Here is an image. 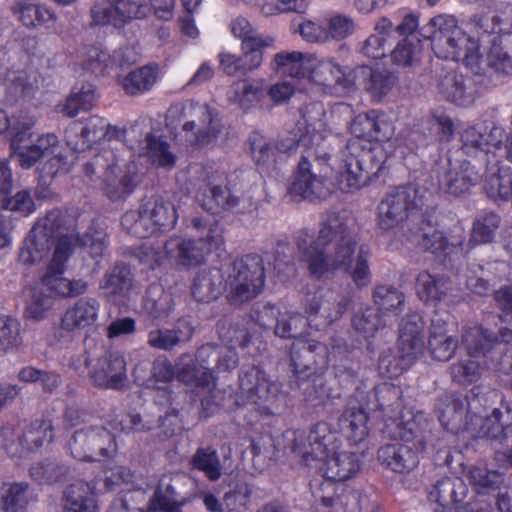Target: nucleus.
Instances as JSON below:
<instances>
[{"mask_svg":"<svg viewBox=\"0 0 512 512\" xmlns=\"http://www.w3.org/2000/svg\"><path fill=\"white\" fill-rule=\"evenodd\" d=\"M295 242L313 277L319 279L335 271H349L358 287L370 283L368 250L358 246L339 216L330 215L317 235L307 229L298 231Z\"/></svg>","mask_w":512,"mask_h":512,"instance_id":"f257e3e1","label":"nucleus"},{"mask_svg":"<svg viewBox=\"0 0 512 512\" xmlns=\"http://www.w3.org/2000/svg\"><path fill=\"white\" fill-rule=\"evenodd\" d=\"M330 132L324 105L314 102L305 106L296 128L279 140L277 147L281 152L290 153L297 147L304 148L290 188L292 194L314 200L326 198L332 192V187L311 172L310 163V158L327 160L328 151L323 143Z\"/></svg>","mask_w":512,"mask_h":512,"instance_id":"f03ea898","label":"nucleus"},{"mask_svg":"<svg viewBox=\"0 0 512 512\" xmlns=\"http://www.w3.org/2000/svg\"><path fill=\"white\" fill-rule=\"evenodd\" d=\"M293 451L299 454L307 466L318 468L324 478L313 491L325 506L333 504L334 482L346 481L360 470V455L353 451H339L337 435L326 422H319L312 427L309 434L296 435Z\"/></svg>","mask_w":512,"mask_h":512,"instance_id":"7ed1b4c3","label":"nucleus"},{"mask_svg":"<svg viewBox=\"0 0 512 512\" xmlns=\"http://www.w3.org/2000/svg\"><path fill=\"white\" fill-rule=\"evenodd\" d=\"M505 137L502 127L486 121L469 126L461 133V150L470 157L479 158L486 165L483 187L495 202L512 201V170L500 164L496 151Z\"/></svg>","mask_w":512,"mask_h":512,"instance_id":"20e7f679","label":"nucleus"},{"mask_svg":"<svg viewBox=\"0 0 512 512\" xmlns=\"http://www.w3.org/2000/svg\"><path fill=\"white\" fill-rule=\"evenodd\" d=\"M393 154L389 142L370 141L364 138H351L341 151L336 170V185L343 192H353L367 185L373 176L383 168Z\"/></svg>","mask_w":512,"mask_h":512,"instance_id":"39448f33","label":"nucleus"},{"mask_svg":"<svg viewBox=\"0 0 512 512\" xmlns=\"http://www.w3.org/2000/svg\"><path fill=\"white\" fill-rule=\"evenodd\" d=\"M106 238L105 232L90 229L81 237L66 235L58 240L47 271L41 279L49 297H74L87 291L88 283L86 281L70 280L63 276L65 263L72 254L76 243L84 246L92 258L102 256L107 246Z\"/></svg>","mask_w":512,"mask_h":512,"instance_id":"423d86ee","label":"nucleus"},{"mask_svg":"<svg viewBox=\"0 0 512 512\" xmlns=\"http://www.w3.org/2000/svg\"><path fill=\"white\" fill-rule=\"evenodd\" d=\"M511 342L512 332L509 330L502 331L500 337H497L481 326L466 328L462 334V343L467 356L449 367L452 380L464 386L477 382L487 368L482 357L502 343Z\"/></svg>","mask_w":512,"mask_h":512,"instance_id":"0eeeda50","label":"nucleus"},{"mask_svg":"<svg viewBox=\"0 0 512 512\" xmlns=\"http://www.w3.org/2000/svg\"><path fill=\"white\" fill-rule=\"evenodd\" d=\"M238 355L231 346L203 345L195 358L185 354L179 358L178 377L187 384L206 388L209 392L215 386L213 372H225L236 368Z\"/></svg>","mask_w":512,"mask_h":512,"instance_id":"6e6552de","label":"nucleus"},{"mask_svg":"<svg viewBox=\"0 0 512 512\" xmlns=\"http://www.w3.org/2000/svg\"><path fill=\"white\" fill-rule=\"evenodd\" d=\"M416 421L391 419L385 433L401 442L385 444L378 450V460L396 473H409L419 464V454L424 451V438L415 430Z\"/></svg>","mask_w":512,"mask_h":512,"instance_id":"1a4fd4ad","label":"nucleus"},{"mask_svg":"<svg viewBox=\"0 0 512 512\" xmlns=\"http://www.w3.org/2000/svg\"><path fill=\"white\" fill-rule=\"evenodd\" d=\"M85 174L93 181H100L101 191L111 201H125L136 187L135 165H120L114 150L107 147L85 165Z\"/></svg>","mask_w":512,"mask_h":512,"instance_id":"9d476101","label":"nucleus"},{"mask_svg":"<svg viewBox=\"0 0 512 512\" xmlns=\"http://www.w3.org/2000/svg\"><path fill=\"white\" fill-rule=\"evenodd\" d=\"M168 114L170 118H177L181 122L179 140L186 146H207L217 139L221 131L220 119L206 103L191 100L176 104L169 109Z\"/></svg>","mask_w":512,"mask_h":512,"instance_id":"9b49d317","label":"nucleus"},{"mask_svg":"<svg viewBox=\"0 0 512 512\" xmlns=\"http://www.w3.org/2000/svg\"><path fill=\"white\" fill-rule=\"evenodd\" d=\"M425 323L417 313L407 314L399 325L398 354L384 352L379 359L380 373L393 378L409 369L425 350Z\"/></svg>","mask_w":512,"mask_h":512,"instance_id":"f8f14e48","label":"nucleus"},{"mask_svg":"<svg viewBox=\"0 0 512 512\" xmlns=\"http://www.w3.org/2000/svg\"><path fill=\"white\" fill-rule=\"evenodd\" d=\"M421 33L431 42L434 54L444 60L459 61L464 64V58L471 42H480L458 26L457 20L451 15H438L431 18L421 28Z\"/></svg>","mask_w":512,"mask_h":512,"instance_id":"ddd939ff","label":"nucleus"},{"mask_svg":"<svg viewBox=\"0 0 512 512\" xmlns=\"http://www.w3.org/2000/svg\"><path fill=\"white\" fill-rule=\"evenodd\" d=\"M422 205L415 189L399 186L389 191L378 204L377 226L383 234L396 236L404 242L407 234L404 227L410 212Z\"/></svg>","mask_w":512,"mask_h":512,"instance_id":"4468645a","label":"nucleus"},{"mask_svg":"<svg viewBox=\"0 0 512 512\" xmlns=\"http://www.w3.org/2000/svg\"><path fill=\"white\" fill-rule=\"evenodd\" d=\"M190 182L204 209L211 212L232 209L238 203L226 186V174L211 165L194 164L189 167Z\"/></svg>","mask_w":512,"mask_h":512,"instance_id":"2eb2a0df","label":"nucleus"},{"mask_svg":"<svg viewBox=\"0 0 512 512\" xmlns=\"http://www.w3.org/2000/svg\"><path fill=\"white\" fill-rule=\"evenodd\" d=\"M283 398L280 384L259 367L252 366L239 375L238 405H254L261 414L269 415L278 409V402Z\"/></svg>","mask_w":512,"mask_h":512,"instance_id":"dca6fc26","label":"nucleus"},{"mask_svg":"<svg viewBox=\"0 0 512 512\" xmlns=\"http://www.w3.org/2000/svg\"><path fill=\"white\" fill-rule=\"evenodd\" d=\"M264 285L263 261L258 255H246L235 260L226 279L228 298L240 305L257 296Z\"/></svg>","mask_w":512,"mask_h":512,"instance_id":"f3484780","label":"nucleus"},{"mask_svg":"<svg viewBox=\"0 0 512 512\" xmlns=\"http://www.w3.org/2000/svg\"><path fill=\"white\" fill-rule=\"evenodd\" d=\"M464 66L474 75L489 78L492 72L512 74V34L493 39L486 58L480 51V42H471L464 58Z\"/></svg>","mask_w":512,"mask_h":512,"instance_id":"a211bd4d","label":"nucleus"},{"mask_svg":"<svg viewBox=\"0 0 512 512\" xmlns=\"http://www.w3.org/2000/svg\"><path fill=\"white\" fill-rule=\"evenodd\" d=\"M70 454L79 461H99L116 452L114 436L103 426H85L76 430L68 442Z\"/></svg>","mask_w":512,"mask_h":512,"instance_id":"6ab92c4d","label":"nucleus"},{"mask_svg":"<svg viewBox=\"0 0 512 512\" xmlns=\"http://www.w3.org/2000/svg\"><path fill=\"white\" fill-rule=\"evenodd\" d=\"M125 133L124 129L111 126L106 119L93 115L86 120L83 127L77 122L71 123L66 129L65 138L72 150L84 151L101 140L122 141Z\"/></svg>","mask_w":512,"mask_h":512,"instance_id":"aec40b11","label":"nucleus"},{"mask_svg":"<svg viewBox=\"0 0 512 512\" xmlns=\"http://www.w3.org/2000/svg\"><path fill=\"white\" fill-rule=\"evenodd\" d=\"M348 306V298L331 289H319L305 301L309 326L317 330L329 326L343 316Z\"/></svg>","mask_w":512,"mask_h":512,"instance_id":"412c9836","label":"nucleus"},{"mask_svg":"<svg viewBox=\"0 0 512 512\" xmlns=\"http://www.w3.org/2000/svg\"><path fill=\"white\" fill-rule=\"evenodd\" d=\"M32 133L28 127L18 129L12 134L11 153L24 168L32 167L41 159L54 154L58 149V138L55 134H46L31 141Z\"/></svg>","mask_w":512,"mask_h":512,"instance_id":"4be33fe9","label":"nucleus"},{"mask_svg":"<svg viewBox=\"0 0 512 512\" xmlns=\"http://www.w3.org/2000/svg\"><path fill=\"white\" fill-rule=\"evenodd\" d=\"M464 239V229L458 224L454 225L452 234L447 236L437 224L423 222L416 231L407 229L404 241L411 242L432 253L448 254L453 248L460 247Z\"/></svg>","mask_w":512,"mask_h":512,"instance_id":"5701e85b","label":"nucleus"},{"mask_svg":"<svg viewBox=\"0 0 512 512\" xmlns=\"http://www.w3.org/2000/svg\"><path fill=\"white\" fill-rule=\"evenodd\" d=\"M61 225L60 211L54 210L38 220L32 227L25 247L20 252V259L25 264L41 261L49 252L55 232Z\"/></svg>","mask_w":512,"mask_h":512,"instance_id":"b1692460","label":"nucleus"},{"mask_svg":"<svg viewBox=\"0 0 512 512\" xmlns=\"http://www.w3.org/2000/svg\"><path fill=\"white\" fill-rule=\"evenodd\" d=\"M100 302L91 297L78 299L63 313L60 327L55 333L60 344H67L72 341L73 334L77 331L92 326L98 319Z\"/></svg>","mask_w":512,"mask_h":512,"instance_id":"393cba45","label":"nucleus"},{"mask_svg":"<svg viewBox=\"0 0 512 512\" xmlns=\"http://www.w3.org/2000/svg\"><path fill=\"white\" fill-rule=\"evenodd\" d=\"M306 78L321 93L331 92L334 86L342 88L353 86L352 72L347 75L334 58H320L316 54H313V60L309 63Z\"/></svg>","mask_w":512,"mask_h":512,"instance_id":"a878e982","label":"nucleus"},{"mask_svg":"<svg viewBox=\"0 0 512 512\" xmlns=\"http://www.w3.org/2000/svg\"><path fill=\"white\" fill-rule=\"evenodd\" d=\"M92 382L101 388L120 390L126 385V361L118 351L100 356L89 371Z\"/></svg>","mask_w":512,"mask_h":512,"instance_id":"bb28decb","label":"nucleus"},{"mask_svg":"<svg viewBox=\"0 0 512 512\" xmlns=\"http://www.w3.org/2000/svg\"><path fill=\"white\" fill-rule=\"evenodd\" d=\"M291 365L297 375L309 376L323 369L328 362L325 345L315 340L297 339L290 350Z\"/></svg>","mask_w":512,"mask_h":512,"instance_id":"cd10ccee","label":"nucleus"},{"mask_svg":"<svg viewBox=\"0 0 512 512\" xmlns=\"http://www.w3.org/2000/svg\"><path fill=\"white\" fill-rule=\"evenodd\" d=\"M469 402L460 395H445L437 404L438 419L442 426L453 433L468 430L474 425L475 413L469 412Z\"/></svg>","mask_w":512,"mask_h":512,"instance_id":"c85d7f7f","label":"nucleus"},{"mask_svg":"<svg viewBox=\"0 0 512 512\" xmlns=\"http://www.w3.org/2000/svg\"><path fill=\"white\" fill-rule=\"evenodd\" d=\"M353 85H363L371 98L380 102L388 97L398 85V76L388 70H374L362 65L352 71Z\"/></svg>","mask_w":512,"mask_h":512,"instance_id":"c756f323","label":"nucleus"},{"mask_svg":"<svg viewBox=\"0 0 512 512\" xmlns=\"http://www.w3.org/2000/svg\"><path fill=\"white\" fill-rule=\"evenodd\" d=\"M166 257L178 268H193L203 264L208 254L196 239L181 235L170 237L164 244Z\"/></svg>","mask_w":512,"mask_h":512,"instance_id":"7c9ffc66","label":"nucleus"},{"mask_svg":"<svg viewBox=\"0 0 512 512\" xmlns=\"http://www.w3.org/2000/svg\"><path fill=\"white\" fill-rule=\"evenodd\" d=\"M184 224L208 255L225 243L224 229L214 216L194 215L185 218Z\"/></svg>","mask_w":512,"mask_h":512,"instance_id":"2f4dec72","label":"nucleus"},{"mask_svg":"<svg viewBox=\"0 0 512 512\" xmlns=\"http://www.w3.org/2000/svg\"><path fill=\"white\" fill-rule=\"evenodd\" d=\"M133 288V276L130 268L116 263L108 269L99 281V295L110 303H119L128 297Z\"/></svg>","mask_w":512,"mask_h":512,"instance_id":"473e14b6","label":"nucleus"},{"mask_svg":"<svg viewBox=\"0 0 512 512\" xmlns=\"http://www.w3.org/2000/svg\"><path fill=\"white\" fill-rule=\"evenodd\" d=\"M351 132L354 134L353 138H364L373 142H389L393 145V152L395 151L394 142L391 140L393 126L383 114L371 111L358 115L351 124Z\"/></svg>","mask_w":512,"mask_h":512,"instance_id":"72a5a7b5","label":"nucleus"},{"mask_svg":"<svg viewBox=\"0 0 512 512\" xmlns=\"http://www.w3.org/2000/svg\"><path fill=\"white\" fill-rule=\"evenodd\" d=\"M467 493V487L461 479L453 480L445 477L437 481L429 492L431 500L439 503L446 512H455L456 509L462 508L467 505H476L480 512L484 509L478 502L465 503L464 505L458 506V504L465 498Z\"/></svg>","mask_w":512,"mask_h":512,"instance_id":"f704fd0d","label":"nucleus"},{"mask_svg":"<svg viewBox=\"0 0 512 512\" xmlns=\"http://www.w3.org/2000/svg\"><path fill=\"white\" fill-rule=\"evenodd\" d=\"M458 348V339L450 333L449 324L439 318L432 319L428 350L434 360L446 362L450 360Z\"/></svg>","mask_w":512,"mask_h":512,"instance_id":"c9c22d12","label":"nucleus"},{"mask_svg":"<svg viewBox=\"0 0 512 512\" xmlns=\"http://www.w3.org/2000/svg\"><path fill=\"white\" fill-rule=\"evenodd\" d=\"M64 512H99L93 483L77 480L63 493Z\"/></svg>","mask_w":512,"mask_h":512,"instance_id":"e433bc0d","label":"nucleus"},{"mask_svg":"<svg viewBox=\"0 0 512 512\" xmlns=\"http://www.w3.org/2000/svg\"><path fill=\"white\" fill-rule=\"evenodd\" d=\"M480 174L470 162H463L457 166H451L439 179L441 192L450 195H460L467 192L471 186L480 179Z\"/></svg>","mask_w":512,"mask_h":512,"instance_id":"4c0bfd02","label":"nucleus"},{"mask_svg":"<svg viewBox=\"0 0 512 512\" xmlns=\"http://www.w3.org/2000/svg\"><path fill=\"white\" fill-rule=\"evenodd\" d=\"M369 416L364 404L356 407L350 403L339 417L338 425L343 435L353 444L363 442L369 434Z\"/></svg>","mask_w":512,"mask_h":512,"instance_id":"58836bf2","label":"nucleus"},{"mask_svg":"<svg viewBox=\"0 0 512 512\" xmlns=\"http://www.w3.org/2000/svg\"><path fill=\"white\" fill-rule=\"evenodd\" d=\"M14 17L29 29L53 25L56 13L46 6L26 0L17 1L11 8Z\"/></svg>","mask_w":512,"mask_h":512,"instance_id":"ea45409f","label":"nucleus"},{"mask_svg":"<svg viewBox=\"0 0 512 512\" xmlns=\"http://www.w3.org/2000/svg\"><path fill=\"white\" fill-rule=\"evenodd\" d=\"M436 89L444 99L459 106H467L474 101V92L467 87L464 76L456 71L439 77Z\"/></svg>","mask_w":512,"mask_h":512,"instance_id":"a19ab883","label":"nucleus"},{"mask_svg":"<svg viewBox=\"0 0 512 512\" xmlns=\"http://www.w3.org/2000/svg\"><path fill=\"white\" fill-rule=\"evenodd\" d=\"M313 53L300 51H280L271 62V69L280 75L293 78H306Z\"/></svg>","mask_w":512,"mask_h":512,"instance_id":"79ce46f5","label":"nucleus"},{"mask_svg":"<svg viewBox=\"0 0 512 512\" xmlns=\"http://www.w3.org/2000/svg\"><path fill=\"white\" fill-rule=\"evenodd\" d=\"M264 79H244L234 82L227 91L228 100L243 110L258 104L264 96Z\"/></svg>","mask_w":512,"mask_h":512,"instance_id":"37998d69","label":"nucleus"},{"mask_svg":"<svg viewBox=\"0 0 512 512\" xmlns=\"http://www.w3.org/2000/svg\"><path fill=\"white\" fill-rule=\"evenodd\" d=\"M141 150L140 156L156 168L171 169L177 160L170 144L163 137L151 133L146 135Z\"/></svg>","mask_w":512,"mask_h":512,"instance_id":"c03bdc74","label":"nucleus"},{"mask_svg":"<svg viewBox=\"0 0 512 512\" xmlns=\"http://www.w3.org/2000/svg\"><path fill=\"white\" fill-rule=\"evenodd\" d=\"M161 76L159 65L147 64L130 71L121 80V85L127 94L140 95L150 91Z\"/></svg>","mask_w":512,"mask_h":512,"instance_id":"a18cd8bd","label":"nucleus"},{"mask_svg":"<svg viewBox=\"0 0 512 512\" xmlns=\"http://www.w3.org/2000/svg\"><path fill=\"white\" fill-rule=\"evenodd\" d=\"M393 32L392 21L386 17L380 18L375 23L374 32L364 40L360 50L361 54L375 60L384 58Z\"/></svg>","mask_w":512,"mask_h":512,"instance_id":"49530a36","label":"nucleus"},{"mask_svg":"<svg viewBox=\"0 0 512 512\" xmlns=\"http://www.w3.org/2000/svg\"><path fill=\"white\" fill-rule=\"evenodd\" d=\"M143 203L144 212L147 213L153 225L154 233L169 231L174 228L178 220V214L171 202L155 198L145 200Z\"/></svg>","mask_w":512,"mask_h":512,"instance_id":"de8ad7c7","label":"nucleus"},{"mask_svg":"<svg viewBox=\"0 0 512 512\" xmlns=\"http://www.w3.org/2000/svg\"><path fill=\"white\" fill-rule=\"evenodd\" d=\"M223 289V277L219 269L200 271L194 278L191 291L199 302H210L216 299Z\"/></svg>","mask_w":512,"mask_h":512,"instance_id":"09e8293b","label":"nucleus"},{"mask_svg":"<svg viewBox=\"0 0 512 512\" xmlns=\"http://www.w3.org/2000/svg\"><path fill=\"white\" fill-rule=\"evenodd\" d=\"M416 293L425 303H436L444 299L450 290L446 277L421 271L416 278Z\"/></svg>","mask_w":512,"mask_h":512,"instance_id":"8fccbe9b","label":"nucleus"},{"mask_svg":"<svg viewBox=\"0 0 512 512\" xmlns=\"http://www.w3.org/2000/svg\"><path fill=\"white\" fill-rule=\"evenodd\" d=\"M194 329L184 320L178 321L171 330H153L149 332L148 343L150 346L161 349L170 350L181 342H187L192 338Z\"/></svg>","mask_w":512,"mask_h":512,"instance_id":"3c124183","label":"nucleus"},{"mask_svg":"<svg viewBox=\"0 0 512 512\" xmlns=\"http://www.w3.org/2000/svg\"><path fill=\"white\" fill-rule=\"evenodd\" d=\"M501 412L494 409L489 417L483 419L476 414L474 417V425L468 429L475 436L481 438H489L491 440L506 441L512 437V424L503 425L500 423Z\"/></svg>","mask_w":512,"mask_h":512,"instance_id":"603ef678","label":"nucleus"},{"mask_svg":"<svg viewBox=\"0 0 512 512\" xmlns=\"http://www.w3.org/2000/svg\"><path fill=\"white\" fill-rule=\"evenodd\" d=\"M177 363H179V361ZM175 375L178 376V364H176L175 371L171 363L165 358H158L153 362L152 375L150 379L153 384H151V387L157 389L158 393L165 398L164 400H161L159 399V396H157L159 404L165 405L170 403L171 393L167 389V384ZM177 378L182 381L179 377Z\"/></svg>","mask_w":512,"mask_h":512,"instance_id":"864d4df0","label":"nucleus"},{"mask_svg":"<svg viewBox=\"0 0 512 512\" xmlns=\"http://www.w3.org/2000/svg\"><path fill=\"white\" fill-rule=\"evenodd\" d=\"M96 100L95 89L92 85H84L81 88H74L65 102L58 105L60 112L68 117H75L81 111L92 109Z\"/></svg>","mask_w":512,"mask_h":512,"instance_id":"5fc2aeb1","label":"nucleus"},{"mask_svg":"<svg viewBox=\"0 0 512 512\" xmlns=\"http://www.w3.org/2000/svg\"><path fill=\"white\" fill-rule=\"evenodd\" d=\"M500 224V216L495 212H483L479 214L472 226L470 241L475 244L491 242Z\"/></svg>","mask_w":512,"mask_h":512,"instance_id":"6e6d98bb","label":"nucleus"},{"mask_svg":"<svg viewBox=\"0 0 512 512\" xmlns=\"http://www.w3.org/2000/svg\"><path fill=\"white\" fill-rule=\"evenodd\" d=\"M309 326L307 318L300 313L287 312L279 315L275 326V334L281 338L304 339L303 334Z\"/></svg>","mask_w":512,"mask_h":512,"instance_id":"4d7b16f0","label":"nucleus"},{"mask_svg":"<svg viewBox=\"0 0 512 512\" xmlns=\"http://www.w3.org/2000/svg\"><path fill=\"white\" fill-rule=\"evenodd\" d=\"M373 300L379 310L396 316L402 311L405 296L393 286L379 285L373 291Z\"/></svg>","mask_w":512,"mask_h":512,"instance_id":"13d9d810","label":"nucleus"},{"mask_svg":"<svg viewBox=\"0 0 512 512\" xmlns=\"http://www.w3.org/2000/svg\"><path fill=\"white\" fill-rule=\"evenodd\" d=\"M190 463L193 468L203 471L212 481L218 480L222 474L219 456L217 451L212 447L197 449Z\"/></svg>","mask_w":512,"mask_h":512,"instance_id":"bf43d9fd","label":"nucleus"},{"mask_svg":"<svg viewBox=\"0 0 512 512\" xmlns=\"http://www.w3.org/2000/svg\"><path fill=\"white\" fill-rule=\"evenodd\" d=\"M121 225L129 234L139 238H146L154 234L153 225L149 217L144 212V203L142 202L137 210L125 212L121 218Z\"/></svg>","mask_w":512,"mask_h":512,"instance_id":"052dcab7","label":"nucleus"},{"mask_svg":"<svg viewBox=\"0 0 512 512\" xmlns=\"http://www.w3.org/2000/svg\"><path fill=\"white\" fill-rule=\"evenodd\" d=\"M32 499L33 496L27 483H13L10 484L4 499H2V508L6 512H22Z\"/></svg>","mask_w":512,"mask_h":512,"instance_id":"680f3d73","label":"nucleus"},{"mask_svg":"<svg viewBox=\"0 0 512 512\" xmlns=\"http://www.w3.org/2000/svg\"><path fill=\"white\" fill-rule=\"evenodd\" d=\"M467 478L477 492L483 494L495 490L502 482V475L498 471L477 466L471 467L468 470Z\"/></svg>","mask_w":512,"mask_h":512,"instance_id":"e2e57ef3","label":"nucleus"},{"mask_svg":"<svg viewBox=\"0 0 512 512\" xmlns=\"http://www.w3.org/2000/svg\"><path fill=\"white\" fill-rule=\"evenodd\" d=\"M372 395L376 398L377 405L371 406L370 403H365L368 409H379L387 410L391 407V410H397L401 407V390L391 384L382 383L375 387Z\"/></svg>","mask_w":512,"mask_h":512,"instance_id":"0e129e2a","label":"nucleus"},{"mask_svg":"<svg viewBox=\"0 0 512 512\" xmlns=\"http://www.w3.org/2000/svg\"><path fill=\"white\" fill-rule=\"evenodd\" d=\"M421 51L420 40L417 37L404 38L391 52L392 63L397 66H411Z\"/></svg>","mask_w":512,"mask_h":512,"instance_id":"69168bd1","label":"nucleus"},{"mask_svg":"<svg viewBox=\"0 0 512 512\" xmlns=\"http://www.w3.org/2000/svg\"><path fill=\"white\" fill-rule=\"evenodd\" d=\"M352 323L355 331L366 339L374 336L379 329L385 326V321L372 308H366L356 313Z\"/></svg>","mask_w":512,"mask_h":512,"instance_id":"338daca9","label":"nucleus"},{"mask_svg":"<svg viewBox=\"0 0 512 512\" xmlns=\"http://www.w3.org/2000/svg\"><path fill=\"white\" fill-rule=\"evenodd\" d=\"M90 14L92 22L96 25L122 27L114 0H95Z\"/></svg>","mask_w":512,"mask_h":512,"instance_id":"774afa93","label":"nucleus"}]
</instances>
